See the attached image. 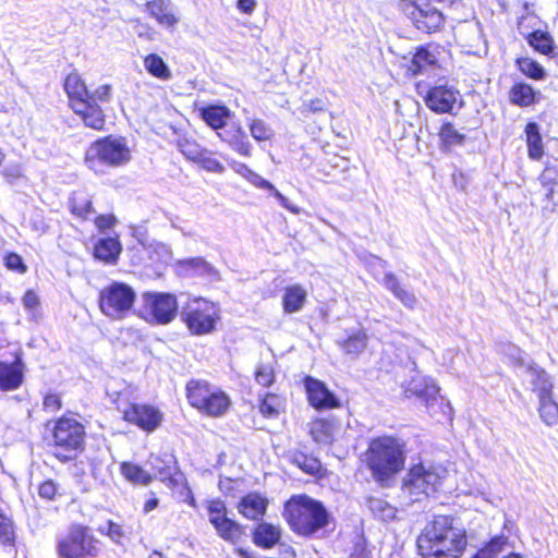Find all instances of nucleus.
Segmentation results:
<instances>
[{"label": "nucleus", "instance_id": "obj_1", "mask_svg": "<svg viewBox=\"0 0 558 558\" xmlns=\"http://www.w3.org/2000/svg\"><path fill=\"white\" fill-rule=\"evenodd\" d=\"M466 546V537L452 527L449 517L437 515L426 524L416 539L417 554L422 558H459Z\"/></svg>", "mask_w": 558, "mask_h": 558}, {"label": "nucleus", "instance_id": "obj_2", "mask_svg": "<svg viewBox=\"0 0 558 558\" xmlns=\"http://www.w3.org/2000/svg\"><path fill=\"white\" fill-rule=\"evenodd\" d=\"M364 462L374 480L385 483L403 469L404 444L392 436L374 438L364 453Z\"/></svg>", "mask_w": 558, "mask_h": 558}, {"label": "nucleus", "instance_id": "obj_3", "mask_svg": "<svg viewBox=\"0 0 558 558\" xmlns=\"http://www.w3.org/2000/svg\"><path fill=\"white\" fill-rule=\"evenodd\" d=\"M284 515L291 530L302 536L317 535L331 520L324 505L306 495L291 497L286 502Z\"/></svg>", "mask_w": 558, "mask_h": 558}, {"label": "nucleus", "instance_id": "obj_4", "mask_svg": "<svg viewBox=\"0 0 558 558\" xmlns=\"http://www.w3.org/2000/svg\"><path fill=\"white\" fill-rule=\"evenodd\" d=\"M64 89L69 96L71 108L82 118L84 124L94 130H102L105 125L102 109L88 100L89 92L78 74L71 73L66 76Z\"/></svg>", "mask_w": 558, "mask_h": 558}, {"label": "nucleus", "instance_id": "obj_5", "mask_svg": "<svg viewBox=\"0 0 558 558\" xmlns=\"http://www.w3.org/2000/svg\"><path fill=\"white\" fill-rule=\"evenodd\" d=\"M447 474L441 465H414L403 480L402 492L411 502L421 501L438 489Z\"/></svg>", "mask_w": 558, "mask_h": 558}, {"label": "nucleus", "instance_id": "obj_6", "mask_svg": "<svg viewBox=\"0 0 558 558\" xmlns=\"http://www.w3.org/2000/svg\"><path fill=\"white\" fill-rule=\"evenodd\" d=\"M131 151L122 138L107 137L95 142L85 154L87 167L101 172L102 166L120 167L129 162Z\"/></svg>", "mask_w": 558, "mask_h": 558}, {"label": "nucleus", "instance_id": "obj_7", "mask_svg": "<svg viewBox=\"0 0 558 558\" xmlns=\"http://www.w3.org/2000/svg\"><path fill=\"white\" fill-rule=\"evenodd\" d=\"M181 318L192 335L205 336L216 330L220 320V308L215 303L198 298L183 306Z\"/></svg>", "mask_w": 558, "mask_h": 558}, {"label": "nucleus", "instance_id": "obj_8", "mask_svg": "<svg viewBox=\"0 0 558 558\" xmlns=\"http://www.w3.org/2000/svg\"><path fill=\"white\" fill-rule=\"evenodd\" d=\"M135 299L136 293L131 286L112 282L100 291L99 308L108 318L122 320L131 314Z\"/></svg>", "mask_w": 558, "mask_h": 558}, {"label": "nucleus", "instance_id": "obj_9", "mask_svg": "<svg viewBox=\"0 0 558 558\" xmlns=\"http://www.w3.org/2000/svg\"><path fill=\"white\" fill-rule=\"evenodd\" d=\"M59 558H95L99 554L98 541L81 525L70 527L57 543Z\"/></svg>", "mask_w": 558, "mask_h": 558}, {"label": "nucleus", "instance_id": "obj_10", "mask_svg": "<svg viewBox=\"0 0 558 558\" xmlns=\"http://www.w3.org/2000/svg\"><path fill=\"white\" fill-rule=\"evenodd\" d=\"M85 438L84 426L74 418L61 417L56 422L53 442L56 448L69 453L82 449Z\"/></svg>", "mask_w": 558, "mask_h": 558}, {"label": "nucleus", "instance_id": "obj_11", "mask_svg": "<svg viewBox=\"0 0 558 558\" xmlns=\"http://www.w3.org/2000/svg\"><path fill=\"white\" fill-rule=\"evenodd\" d=\"M144 311L158 324L172 322L178 312V302L173 294L147 292L143 295Z\"/></svg>", "mask_w": 558, "mask_h": 558}, {"label": "nucleus", "instance_id": "obj_12", "mask_svg": "<svg viewBox=\"0 0 558 558\" xmlns=\"http://www.w3.org/2000/svg\"><path fill=\"white\" fill-rule=\"evenodd\" d=\"M403 11L416 28L423 32H436L442 24V14L428 3L404 2Z\"/></svg>", "mask_w": 558, "mask_h": 558}, {"label": "nucleus", "instance_id": "obj_13", "mask_svg": "<svg viewBox=\"0 0 558 558\" xmlns=\"http://www.w3.org/2000/svg\"><path fill=\"white\" fill-rule=\"evenodd\" d=\"M304 387L310 404L318 410L333 409L340 405L336 396L327 388L325 383L311 376L305 377Z\"/></svg>", "mask_w": 558, "mask_h": 558}, {"label": "nucleus", "instance_id": "obj_14", "mask_svg": "<svg viewBox=\"0 0 558 558\" xmlns=\"http://www.w3.org/2000/svg\"><path fill=\"white\" fill-rule=\"evenodd\" d=\"M125 421L136 424L147 432L156 429L162 420V414L151 405L145 404H131L129 409L123 412Z\"/></svg>", "mask_w": 558, "mask_h": 558}, {"label": "nucleus", "instance_id": "obj_15", "mask_svg": "<svg viewBox=\"0 0 558 558\" xmlns=\"http://www.w3.org/2000/svg\"><path fill=\"white\" fill-rule=\"evenodd\" d=\"M404 393L407 396H415L425 402L428 408L430 403L437 401L438 387L432 379L416 373L412 378L403 384Z\"/></svg>", "mask_w": 558, "mask_h": 558}, {"label": "nucleus", "instance_id": "obj_16", "mask_svg": "<svg viewBox=\"0 0 558 558\" xmlns=\"http://www.w3.org/2000/svg\"><path fill=\"white\" fill-rule=\"evenodd\" d=\"M459 93L447 86H436L432 88L426 98V106L438 113L449 112L458 100Z\"/></svg>", "mask_w": 558, "mask_h": 558}, {"label": "nucleus", "instance_id": "obj_17", "mask_svg": "<svg viewBox=\"0 0 558 558\" xmlns=\"http://www.w3.org/2000/svg\"><path fill=\"white\" fill-rule=\"evenodd\" d=\"M551 390L553 385L545 381L542 387L537 388L539 416L548 426H553L558 422V403L553 400Z\"/></svg>", "mask_w": 558, "mask_h": 558}, {"label": "nucleus", "instance_id": "obj_18", "mask_svg": "<svg viewBox=\"0 0 558 558\" xmlns=\"http://www.w3.org/2000/svg\"><path fill=\"white\" fill-rule=\"evenodd\" d=\"M268 500L257 493L244 496L239 506V512L250 520H259L266 512Z\"/></svg>", "mask_w": 558, "mask_h": 558}, {"label": "nucleus", "instance_id": "obj_19", "mask_svg": "<svg viewBox=\"0 0 558 558\" xmlns=\"http://www.w3.org/2000/svg\"><path fill=\"white\" fill-rule=\"evenodd\" d=\"M23 380V364L20 359L12 364L0 362V389L14 390Z\"/></svg>", "mask_w": 558, "mask_h": 558}, {"label": "nucleus", "instance_id": "obj_20", "mask_svg": "<svg viewBox=\"0 0 558 558\" xmlns=\"http://www.w3.org/2000/svg\"><path fill=\"white\" fill-rule=\"evenodd\" d=\"M307 292L301 284H292L284 289L282 307L286 314L300 312L306 302Z\"/></svg>", "mask_w": 558, "mask_h": 558}, {"label": "nucleus", "instance_id": "obj_21", "mask_svg": "<svg viewBox=\"0 0 558 558\" xmlns=\"http://www.w3.org/2000/svg\"><path fill=\"white\" fill-rule=\"evenodd\" d=\"M281 538V529L270 523H259L253 534L254 543L263 548H271L279 543Z\"/></svg>", "mask_w": 558, "mask_h": 558}, {"label": "nucleus", "instance_id": "obj_22", "mask_svg": "<svg viewBox=\"0 0 558 558\" xmlns=\"http://www.w3.org/2000/svg\"><path fill=\"white\" fill-rule=\"evenodd\" d=\"M230 405L229 397L219 390L213 389L209 397L206 398L204 405L197 409L211 416L222 415Z\"/></svg>", "mask_w": 558, "mask_h": 558}, {"label": "nucleus", "instance_id": "obj_23", "mask_svg": "<svg viewBox=\"0 0 558 558\" xmlns=\"http://www.w3.org/2000/svg\"><path fill=\"white\" fill-rule=\"evenodd\" d=\"M384 286L393 293V295L408 308L414 310L417 305V299L411 291L400 286L393 274H386Z\"/></svg>", "mask_w": 558, "mask_h": 558}, {"label": "nucleus", "instance_id": "obj_24", "mask_svg": "<svg viewBox=\"0 0 558 558\" xmlns=\"http://www.w3.org/2000/svg\"><path fill=\"white\" fill-rule=\"evenodd\" d=\"M121 253V244L117 239H100L94 247V256L105 263H114Z\"/></svg>", "mask_w": 558, "mask_h": 558}, {"label": "nucleus", "instance_id": "obj_25", "mask_svg": "<svg viewBox=\"0 0 558 558\" xmlns=\"http://www.w3.org/2000/svg\"><path fill=\"white\" fill-rule=\"evenodd\" d=\"M218 136L222 141L227 142L229 146L242 156L250 157L252 154V145L247 140L245 132L238 126L233 134L228 135V132L223 135L218 133Z\"/></svg>", "mask_w": 558, "mask_h": 558}, {"label": "nucleus", "instance_id": "obj_26", "mask_svg": "<svg viewBox=\"0 0 558 558\" xmlns=\"http://www.w3.org/2000/svg\"><path fill=\"white\" fill-rule=\"evenodd\" d=\"M333 423L326 418H318L312 422L310 433L313 439L323 445H329L333 440Z\"/></svg>", "mask_w": 558, "mask_h": 558}, {"label": "nucleus", "instance_id": "obj_27", "mask_svg": "<svg viewBox=\"0 0 558 558\" xmlns=\"http://www.w3.org/2000/svg\"><path fill=\"white\" fill-rule=\"evenodd\" d=\"M204 121L213 129H221L230 118V110L226 106H208L203 109Z\"/></svg>", "mask_w": 558, "mask_h": 558}, {"label": "nucleus", "instance_id": "obj_28", "mask_svg": "<svg viewBox=\"0 0 558 558\" xmlns=\"http://www.w3.org/2000/svg\"><path fill=\"white\" fill-rule=\"evenodd\" d=\"M144 68L150 75L161 81H169L172 77L169 66L156 53H149L144 58Z\"/></svg>", "mask_w": 558, "mask_h": 558}, {"label": "nucleus", "instance_id": "obj_29", "mask_svg": "<svg viewBox=\"0 0 558 558\" xmlns=\"http://www.w3.org/2000/svg\"><path fill=\"white\" fill-rule=\"evenodd\" d=\"M213 389L206 381L202 380H191L186 385V396L192 407L198 408L199 405H204L206 398L209 397V393Z\"/></svg>", "mask_w": 558, "mask_h": 558}, {"label": "nucleus", "instance_id": "obj_30", "mask_svg": "<svg viewBox=\"0 0 558 558\" xmlns=\"http://www.w3.org/2000/svg\"><path fill=\"white\" fill-rule=\"evenodd\" d=\"M535 90L525 83L514 84L509 93L510 101L520 107H527L535 102Z\"/></svg>", "mask_w": 558, "mask_h": 558}, {"label": "nucleus", "instance_id": "obj_31", "mask_svg": "<svg viewBox=\"0 0 558 558\" xmlns=\"http://www.w3.org/2000/svg\"><path fill=\"white\" fill-rule=\"evenodd\" d=\"M146 10L161 25L173 26L178 22L175 16L168 10L163 0L148 1L146 3Z\"/></svg>", "mask_w": 558, "mask_h": 558}, {"label": "nucleus", "instance_id": "obj_32", "mask_svg": "<svg viewBox=\"0 0 558 558\" xmlns=\"http://www.w3.org/2000/svg\"><path fill=\"white\" fill-rule=\"evenodd\" d=\"M525 133H526L529 156L535 160L541 159L544 154V150H543L542 137L538 132L537 124L533 123V122L529 123L526 125Z\"/></svg>", "mask_w": 558, "mask_h": 558}, {"label": "nucleus", "instance_id": "obj_33", "mask_svg": "<svg viewBox=\"0 0 558 558\" xmlns=\"http://www.w3.org/2000/svg\"><path fill=\"white\" fill-rule=\"evenodd\" d=\"M178 266L185 271H191L201 276H211L217 275L215 268L208 264L203 257H193L187 259H182L178 262Z\"/></svg>", "mask_w": 558, "mask_h": 558}, {"label": "nucleus", "instance_id": "obj_34", "mask_svg": "<svg viewBox=\"0 0 558 558\" xmlns=\"http://www.w3.org/2000/svg\"><path fill=\"white\" fill-rule=\"evenodd\" d=\"M71 211L82 218L87 219L94 213L90 198L83 192H75L70 198Z\"/></svg>", "mask_w": 558, "mask_h": 558}, {"label": "nucleus", "instance_id": "obj_35", "mask_svg": "<svg viewBox=\"0 0 558 558\" xmlns=\"http://www.w3.org/2000/svg\"><path fill=\"white\" fill-rule=\"evenodd\" d=\"M367 507L376 518L384 521L393 520L397 514V509L381 498H368Z\"/></svg>", "mask_w": 558, "mask_h": 558}, {"label": "nucleus", "instance_id": "obj_36", "mask_svg": "<svg viewBox=\"0 0 558 558\" xmlns=\"http://www.w3.org/2000/svg\"><path fill=\"white\" fill-rule=\"evenodd\" d=\"M527 43L543 54H549L554 50V39L547 32L535 31L531 33Z\"/></svg>", "mask_w": 558, "mask_h": 558}, {"label": "nucleus", "instance_id": "obj_37", "mask_svg": "<svg viewBox=\"0 0 558 558\" xmlns=\"http://www.w3.org/2000/svg\"><path fill=\"white\" fill-rule=\"evenodd\" d=\"M218 535L227 542L236 543L242 536L240 524L231 519H226L214 525Z\"/></svg>", "mask_w": 558, "mask_h": 558}, {"label": "nucleus", "instance_id": "obj_38", "mask_svg": "<svg viewBox=\"0 0 558 558\" xmlns=\"http://www.w3.org/2000/svg\"><path fill=\"white\" fill-rule=\"evenodd\" d=\"M121 472L126 480L135 484L147 485L151 481V476L148 472L133 463H122Z\"/></svg>", "mask_w": 558, "mask_h": 558}, {"label": "nucleus", "instance_id": "obj_39", "mask_svg": "<svg viewBox=\"0 0 558 558\" xmlns=\"http://www.w3.org/2000/svg\"><path fill=\"white\" fill-rule=\"evenodd\" d=\"M517 64L519 70L530 78L542 81L546 77L545 69L531 58H519Z\"/></svg>", "mask_w": 558, "mask_h": 558}, {"label": "nucleus", "instance_id": "obj_40", "mask_svg": "<svg viewBox=\"0 0 558 558\" xmlns=\"http://www.w3.org/2000/svg\"><path fill=\"white\" fill-rule=\"evenodd\" d=\"M291 461L307 474L315 475L322 469V464L318 459L306 456L303 452H294L291 457Z\"/></svg>", "mask_w": 558, "mask_h": 558}, {"label": "nucleus", "instance_id": "obj_41", "mask_svg": "<svg viewBox=\"0 0 558 558\" xmlns=\"http://www.w3.org/2000/svg\"><path fill=\"white\" fill-rule=\"evenodd\" d=\"M507 545L508 537L504 535L496 536L484 548L480 549L473 558H495L506 549Z\"/></svg>", "mask_w": 558, "mask_h": 558}, {"label": "nucleus", "instance_id": "obj_42", "mask_svg": "<svg viewBox=\"0 0 558 558\" xmlns=\"http://www.w3.org/2000/svg\"><path fill=\"white\" fill-rule=\"evenodd\" d=\"M439 137L447 147L462 145L465 140V135L460 133L450 122L442 124L439 131Z\"/></svg>", "mask_w": 558, "mask_h": 558}, {"label": "nucleus", "instance_id": "obj_43", "mask_svg": "<svg viewBox=\"0 0 558 558\" xmlns=\"http://www.w3.org/2000/svg\"><path fill=\"white\" fill-rule=\"evenodd\" d=\"M367 344V336L363 331H359L350 336L347 340H344L341 344L343 351L347 354L359 355L362 353Z\"/></svg>", "mask_w": 558, "mask_h": 558}, {"label": "nucleus", "instance_id": "obj_44", "mask_svg": "<svg viewBox=\"0 0 558 558\" xmlns=\"http://www.w3.org/2000/svg\"><path fill=\"white\" fill-rule=\"evenodd\" d=\"M252 137L257 142L270 141L274 130L262 119H252L248 123Z\"/></svg>", "mask_w": 558, "mask_h": 558}, {"label": "nucleus", "instance_id": "obj_45", "mask_svg": "<svg viewBox=\"0 0 558 558\" xmlns=\"http://www.w3.org/2000/svg\"><path fill=\"white\" fill-rule=\"evenodd\" d=\"M435 62V54L427 49L421 48L413 57L412 70L414 73H421L426 66L433 65Z\"/></svg>", "mask_w": 558, "mask_h": 558}, {"label": "nucleus", "instance_id": "obj_46", "mask_svg": "<svg viewBox=\"0 0 558 558\" xmlns=\"http://www.w3.org/2000/svg\"><path fill=\"white\" fill-rule=\"evenodd\" d=\"M178 148L187 159L193 161H197L204 153V149L195 141L185 137L178 141Z\"/></svg>", "mask_w": 558, "mask_h": 558}, {"label": "nucleus", "instance_id": "obj_47", "mask_svg": "<svg viewBox=\"0 0 558 558\" xmlns=\"http://www.w3.org/2000/svg\"><path fill=\"white\" fill-rule=\"evenodd\" d=\"M209 522L213 525L219 524L220 521L228 519L227 507L222 500H211L207 507Z\"/></svg>", "mask_w": 558, "mask_h": 558}, {"label": "nucleus", "instance_id": "obj_48", "mask_svg": "<svg viewBox=\"0 0 558 558\" xmlns=\"http://www.w3.org/2000/svg\"><path fill=\"white\" fill-rule=\"evenodd\" d=\"M98 531L101 534L107 535L116 544H120L122 538L125 536L123 527L112 521H108L104 525L99 526Z\"/></svg>", "mask_w": 558, "mask_h": 558}, {"label": "nucleus", "instance_id": "obj_49", "mask_svg": "<svg viewBox=\"0 0 558 558\" xmlns=\"http://www.w3.org/2000/svg\"><path fill=\"white\" fill-rule=\"evenodd\" d=\"M256 381L263 387H270L275 381V372L271 364H259L255 372Z\"/></svg>", "mask_w": 558, "mask_h": 558}, {"label": "nucleus", "instance_id": "obj_50", "mask_svg": "<svg viewBox=\"0 0 558 558\" xmlns=\"http://www.w3.org/2000/svg\"><path fill=\"white\" fill-rule=\"evenodd\" d=\"M197 162L203 169L209 172L222 173L225 171L223 165L207 150H204L201 158L197 159Z\"/></svg>", "mask_w": 558, "mask_h": 558}, {"label": "nucleus", "instance_id": "obj_51", "mask_svg": "<svg viewBox=\"0 0 558 558\" xmlns=\"http://www.w3.org/2000/svg\"><path fill=\"white\" fill-rule=\"evenodd\" d=\"M279 399L276 395H266L263 399L259 411L265 416H275L278 414Z\"/></svg>", "mask_w": 558, "mask_h": 558}, {"label": "nucleus", "instance_id": "obj_52", "mask_svg": "<svg viewBox=\"0 0 558 558\" xmlns=\"http://www.w3.org/2000/svg\"><path fill=\"white\" fill-rule=\"evenodd\" d=\"M2 175L10 184H14L23 178V167L20 162H9L3 168Z\"/></svg>", "mask_w": 558, "mask_h": 558}, {"label": "nucleus", "instance_id": "obj_53", "mask_svg": "<svg viewBox=\"0 0 558 558\" xmlns=\"http://www.w3.org/2000/svg\"><path fill=\"white\" fill-rule=\"evenodd\" d=\"M14 539V531L12 521L4 514L0 513V541L11 543Z\"/></svg>", "mask_w": 558, "mask_h": 558}, {"label": "nucleus", "instance_id": "obj_54", "mask_svg": "<svg viewBox=\"0 0 558 558\" xmlns=\"http://www.w3.org/2000/svg\"><path fill=\"white\" fill-rule=\"evenodd\" d=\"M111 98V86L104 84L97 87L92 94L88 93V100L93 105H97L96 101L107 102Z\"/></svg>", "mask_w": 558, "mask_h": 558}, {"label": "nucleus", "instance_id": "obj_55", "mask_svg": "<svg viewBox=\"0 0 558 558\" xmlns=\"http://www.w3.org/2000/svg\"><path fill=\"white\" fill-rule=\"evenodd\" d=\"M4 264L7 268L10 270H14L19 274H24L27 270V267L23 263V259L20 255L15 253H10L4 257Z\"/></svg>", "mask_w": 558, "mask_h": 558}, {"label": "nucleus", "instance_id": "obj_56", "mask_svg": "<svg viewBox=\"0 0 558 558\" xmlns=\"http://www.w3.org/2000/svg\"><path fill=\"white\" fill-rule=\"evenodd\" d=\"M531 384L533 385L534 391L537 392V388L546 384H551L548 379L547 374L543 369L530 368Z\"/></svg>", "mask_w": 558, "mask_h": 558}, {"label": "nucleus", "instance_id": "obj_57", "mask_svg": "<svg viewBox=\"0 0 558 558\" xmlns=\"http://www.w3.org/2000/svg\"><path fill=\"white\" fill-rule=\"evenodd\" d=\"M505 354L509 356V359L517 365H523V356L522 351L517 345H513L511 343L505 344Z\"/></svg>", "mask_w": 558, "mask_h": 558}, {"label": "nucleus", "instance_id": "obj_58", "mask_svg": "<svg viewBox=\"0 0 558 558\" xmlns=\"http://www.w3.org/2000/svg\"><path fill=\"white\" fill-rule=\"evenodd\" d=\"M274 196L278 199L280 205L287 210L291 211L294 215H299L301 213V208L296 205H293L286 196H283L276 187L275 190H270Z\"/></svg>", "mask_w": 558, "mask_h": 558}, {"label": "nucleus", "instance_id": "obj_59", "mask_svg": "<svg viewBox=\"0 0 558 558\" xmlns=\"http://www.w3.org/2000/svg\"><path fill=\"white\" fill-rule=\"evenodd\" d=\"M274 196L278 199L280 205L287 210L291 211L294 215H299L301 213V208L296 205H293L286 196H283L276 187L275 190H270Z\"/></svg>", "mask_w": 558, "mask_h": 558}, {"label": "nucleus", "instance_id": "obj_60", "mask_svg": "<svg viewBox=\"0 0 558 558\" xmlns=\"http://www.w3.org/2000/svg\"><path fill=\"white\" fill-rule=\"evenodd\" d=\"M44 409L47 412H57L61 409V399L56 393H49L44 399Z\"/></svg>", "mask_w": 558, "mask_h": 558}, {"label": "nucleus", "instance_id": "obj_61", "mask_svg": "<svg viewBox=\"0 0 558 558\" xmlns=\"http://www.w3.org/2000/svg\"><path fill=\"white\" fill-rule=\"evenodd\" d=\"M56 492L57 486L52 481L44 482L38 488L39 496L46 499H52L56 495Z\"/></svg>", "mask_w": 558, "mask_h": 558}, {"label": "nucleus", "instance_id": "obj_62", "mask_svg": "<svg viewBox=\"0 0 558 558\" xmlns=\"http://www.w3.org/2000/svg\"><path fill=\"white\" fill-rule=\"evenodd\" d=\"M324 109H325L324 101L322 99L317 98V99H312L308 102H305L303 105L302 112L303 113H308V112L316 113V112L323 111Z\"/></svg>", "mask_w": 558, "mask_h": 558}, {"label": "nucleus", "instance_id": "obj_63", "mask_svg": "<svg viewBox=\"0 0 558 558\" xmlns=\"http://www.w3.org/2000/svg\"><path fill=\"white\" fill-rule=\"evenodd\" d=\"M23 305L25 308L33 311L35 310L39 304V299L37 294L33 291H27L23 296Z\"/></svg>", "mask_w": 558, "mask_h": 558}, {"label": "nucleus", "instance_id": "obj_64", "mask_svg": "<svg viewBox=\"0 0 558 558\" xmlns=\"http://www.w3.org/2000/svg\"><path fill=\"white\" fill-rule=\"evenodd\" d=\"M116 222V218L112 215H99L95 219L97 228L105 230L111 228Z\"/></svg>", "mask_w": 558, "mask_h": 558}]
</instances>
